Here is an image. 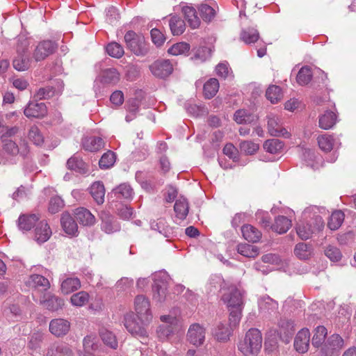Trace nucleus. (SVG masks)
<instances>
[{"label": "nucleus", "instance_id": "nucleus-1", "mask_svg": "<svg viewBox=\"0 0 356 356\" xmlns=\"http://www.w3.org/2000/svg\"><path fill=\"white\" fill-rule=\"evenodd\" d=\"M262 345V337L260 331L255 328L250 329L243 341L238 343L239 350L245 355H257Z\"/></svg>", "mask_w": 356, "mask_h": 356}, {"label": "nucleus", "instance_id": "nucleus-2", "mask_svg": "<svg viewBox=\"0 0 356 356\" xmlns=\"http://www.w3.org/2000/svg\"><path fill=\"white\" fill-rule=\"evenodd\" d=\"M124 325L127 331L133 336L145 339L148 337L145 325L149 323H143L141 318L134 313H128L124 316Z\"/></svg>", "mask_w": 356, "mask_h": 356}, {"label": "nucleus", "instance_id": "nucleus-3", "mask_svg": "<svg viewBox=\"0 0 356 356\" xmlns=\"http://www.w3.org/2000/svg\"><path fill=\"white\" fill-rule=\"evenodd\" d=\"M124 42L129 49L137 56H145L148 52L147 44L143 35L133 31H127L124 35Z\"/></svg>", "mask_w": 356, "mask_h": 356}, {"label": "nucleus", "instance_id": "nucleus-4", "mask_svg": "<svg viewBox=\"0 0 356 356\" xmlns=\"http://www.w3.org/2000/svg\"><path fill=\"white\" fill-rule=\"evenodd\" d=\"M343 347V339L338 334H333L321 346L318 356H339Z\"/></svg>", "mask_w": 356, "mask_h": 356}, {"label": "nucleus", "instance_id": "nucleus-5", "mask_svg": "<svg viewBox=\"0 0 356 356\" xmlns=\"http://www.w3.org/2000/svg\"><path fill=\"white\" fill-rule=\"evenodd\" d=\"M161 320L165 323L158 327L156 334L159 340L164 341H167L173 334L177 319L171 316H161Z\"/></svg>", "mask_w": 356, "mask_h": 356}, {"label": "nucleus", "instance_id": "nucleus-6", "mask_svg": "<svg viewBox=\"0 0 356 356\" xmlns=\"http://www.w3.org/2000/svg\"><path fill=\"white\" fill-rule=\"evenodd\" d=\"M3 150L12 156H16L19 154L25 156L29 152L28 143L24 139H20L19 145L15 141L8 139H1Z\"/></svg>", "mask_w": 356, "mask_h": 356}, {"label": "nucleus", "instance_id": "nucleus-7", "mask_svg": "<svg viewBox=\"0 0 356 356\" xmlns=\"http://www.w3.org/2000/svg\"><path fill=\"white\" fill-rule=\"evenodd\" d=\"M58 48V44L51 40H43L35 47L33 56L35 61L44 60L49 56L53 54Z\"/></svg>", "mask_w": 356, "mask_h": 356}, {"label": "nucleus", "instance_id": "nucleus-8", "mask_svg": "<svg viewBox=\"0 0 356 356\" xmlns=\"http://www.w3.org/2000/svg\"><path fill=\"white\" fill-rule=\"evenodd\" d=\"M135 309L138 317L145 323H149L152 316L149 308V302L143 296H138L135 298Z\"/></svg>", "mask_w": 356, "mask_h": 356}, {"label": "nucleus", "instance_id": "nucleus-9", "mask_svg": "<svg viewBox=\"0 0 356 356\" xmlns=\"http://www.w3.org/2000/svg\"><path fill=\"white\" fill-rule=\"evenodd\" d=\"M222 300L227 304L229 309L243 308L242 293L235 286L229 287L228 293L222 295Z\"/></svg>", "mask_w": 356, "mask_h": 356}, {"label": "nucleus", "instance_id": "nucleus-10", "mask_svg": "<svg viewBox=\"0 0 356 356\" xmlns=\"http://www.w3.org/2000/svg\"><path fill=\"white\" fill-rule=\"evenodd\" d=\"M206 329L199 323L190 325L187 332V340L195 346L203 344L205 340Z\"/></svg>", "mask_w": 356, "mask_h": 356}, {"label": "nucleus", "instance_id": "nucleus-11", "mask_svg": "<svg viewBox=\"0 0 356 356\" xmlns=\"http://www.w3.org/2000/svg\"><path fill=\"white\" fill-rule=\"evenodd\" d=\"M149 70L154 76L163 79L172 74L173 67L168 60H157L149 66Z\"/></svg>", "mask_w": 356, "mask_h": 356}, {"label": "nucleus", "instance_id": "nucleus-12", "mask_svg": "<svg viewBox=\"0 0 356 356\" xmlns=\"http://www.w3.org/2000/svg\"><path fill=\"white\" fill-rule=\"evenodd\" d=\"M71 324L67 320L61 318L52 319L49 325V332L56 337H62L67 334Z\"/></svg>", "mask_w": 356, "mask_h": 356}, {"label": "nucleus", "instance_id": "nucleus-13", "mask_svg": "<svg viewBox=\"0 0 356 356\" xmlns=\"http://www.w3.org/2000/svg\"><path fill=\"white\" fill-rule=\"evenodd\" d=\"M268 129L271 136L289 137V134L286 129L280 124V120L275 115H268Z\"/></svg>", "mask_w": 356, "mask_h": 356}, {"label": "nucleus", "instance_id": "nucleus-14", "mask_svg": "<svg viewBox=\"0 0 356 356\" xmlns=\"http://www.w3.org/2000/svg\"><path fill=\"white\" fill-rule=\"evenodd\" d=\"M310 340V332L307 328L300 330L294 340L296 350L301 353L308 350Z\"/></svg>", "mask_w": 356, "mask_h": 356}, {"label": "nucleus", "instance_id": "nucleus-15", "mask_svg": "<svg viewBox=\"0 0 356 356\" xmlns=\"http://www.w3.org/2000/svg\"><path fill=\"white\" fill-rule=\"evenodd\" d=\"M40 305L49 311L56 312L62 309L64 300L55 295L47 293L40 300Z\"/></svg>", "mask_w": 356, "mask_h": 356}, {"label": "nucleus", "instance_id": "nucleus-16", "mask_svg": "<svg viewBox=\"0 0 356 356\" xmlns=\"http://www.w3.org/2000/svg\"><path fill=\"white\" fill-rule=\"evenodd\" d=\"M24 113L27 118H42L47 113V107L44 103L31 102L25 108Z\"/></svg>", "mask_w": 356, "mask_h": 356}, {"label": "nucleus", "instance_id": "nucleus-17", "mask_svg": "<svg viewBox=\"0 0 356 356\" xmlns=\"http://www.w3.org/2000/svg\"><path fill=\"white\" fill-rule=\"evenodd\" d=\"M99 216L102 220L101 228L104 232L111 234L120 230L118 223L110 213L102 211Z\"/></svg>", "mask_w": 356, "mask_h": 356}, {"label": "nucleus", "instance_id": "nucleus-18", "mask_svg": "<svg viewBox=\"0 0 356 356\" xmlns=\"http://www.w3.org/2000/svg\"><path fill=\"white\" fill-rule=\"evenodd\" d=\"M82 147L88 152H97L104 148V141L98 136H88L82 139Z\"/></svg>", "mask_w": 356, "mask_h": 356}, {"label": "nucleus", "instance_id": "nucleus-19", "mask_svg": "<svg viewBox=\"0 0 356 356\" xmlns=\"http://www.w3.org/2000/svg\"><path fill=\"white\" fill-rule=\"evenodd\" d=\"M51 234V230L47 222L44 220H41L36 225L34 238L38 243H42L50 238Z\"/></svg>", "mask_w": 356, "mask_h": 356}, {"label": "nucleus", "instance_id": "nucleus-20", "mask_svg": "<svg viewBox=\"0 0 356 356\" xmlns=\"http://www.w3.org/2000/svg\"><path fill=\"white\" fill-rule=\"evenodd\" d=\"M39 220L38 214H22L17 220L18 228L23 232L30 231Z\"/></svg>", "mask_w": 356, "mask_h": 356}, {"label": "nucleus", "instance_id": "nucleus-21", "mask_svg": "<svg viewBox=\"0 0 356 356\" xmlns=\"http://www.w3.org/2000/svg\"><path fill=\"white\" fill-rule=\"evenodd\" d=\"M99 79L100 82L104 85L114 86L119 82L120 74L115 68H108L102 71Z\"/></svg>", "mask_w": 356, "mask_h": 356}, {"label": "nucleus", "instance_id": "nucleus-22", "mask_svg": "<svg viewBox=\"0 0 356 356\" xmlns=\"http://www.w3.org/2000/svg\"><path fill=\"white\" fill-rule=\"evenodd\" d=\"M74 216L76 220L83 226H92L95 222V216L86 208L79 207L76 209Z\"/></svg>", "mask_w": 356, "mask_h": 356}, {"label": "nucleus", "instance_id": "nucleus-23", "mask_svg": "<svg viewBox=\"0 0 356 356\" xmlns=\"http://www.w3.org/2000/svg\"><path fill=\"white\" fill-rule=\"evenodd\" d=\"M111 195L119 200H130L133 197L134 191L129 184L124 183L113 188Z\"/></svg>", "mask_w": 356, "mask_h": 356}, {"label": "nucleus", "instance_id": "nucleus-24", "mask_svg": "<svg viewBox=\"0 0 356 356\" xmlns=\"http://www.w3.org/2000/svg\"><path fill=\"white\" fill-rule=\"evenodd\" d=\"M60 223L64 232L68 235L76 236L78 232V226L76 221L68 213L62 214Z\"/></svg>", "mask_w": 356, "mask_h": 356}, {"label": "nucleus", "instance_id": "nucleus-25", "mask_svg": "<svg viewBox=\"0 0 356 356\" xmlns=\"http://www.w3.org/2000/svg\"><path fill=\"white\" fill-rule=\"evenodd\" d=\"M292 226L291 220L284 216H278L271 225V229L280 234L286 233Z\"/></svg>", "mask_w": 356, "mask_h": 356}, {"label": "nucleus", "instance_id": "nucleus-26", "mask_svg": "<svg viewBox=\"0 0 356 356\" xmlns=\"http://www.w3.org/2000/svg\"><path fill=\"white\" fill-rule=\"evenodd\" d=\"M243 236L251 243L259 242L261 238V232L251 225H245L241 227Z\"/></svg>", "mask_w": 356, "mask_h": 356}, {"label": "nucleus", "instance_id": "nucleus-27", "mask_svg": "<svg viewBox=\"0 0 356 356\" xmlns=\"http://www.w3.org/2000/svg\"><path fill=\"white\" fill-rule=\"evenodd\" d=\"M234 120L239 124H252L257 120V117L247 110L238 109L234 114Z\"/></svg>", "mask_w": 356, "mask_h": 356}, {"label": "nucleus", "instance_id": "nucleus-28", "mask_svg": "<svg viewBox=\"0 0 356 356\" xmlns=\"http://www.w3.org/2000/svg\"><path fill=\"white\" fill-rule=\"evenodd\" d=\"M68 169L72 170L80 174L84 175L88 172L87 164L79 157L73 156L67 161Z\"/></svg>", "mask_w": 356, "mask_h": 356}, {"label": "nucleus", "instance_id": "nucleus-29", "mask_svg": "<svg viewBox=\"0 0 356 356\" xmlns=\"http://www.w3.org/2000/svg\"><path fill=\"white\" fill-rule=\"evenodd\" d=\"M185 19L192 29H197L200 24V19L197 17L196 10L191 6H184L182 8Z\"/></svg>", "mask_w": 356, "mask_h": 356}, {"label": "nucleus", "instance_id": "nucleus-30", "mask_svg": "<svg viewBox=\"0 0 356 356\" xmlns=\"http://www.w3.org/2000/svg\"><path fill=\"white\" fill-rule=\"evenodd\" d=\"M47 356H73V353L66 344H53L49 348Z\"/></svg>", "mask_w": 356, "mask_h": 356}, {"label": "nucleus", "instance_id": "nucleus-31", "mask_svg": "<svg viewBox=\"0 0 356 356\" xmlns=\"http://www.w3.org/2000/svg\"><path fill=\"white\" fill-rule=\"evenodd\" d=\"M259 38V33L257 29L248 27L241 30L240 39L247 44L256 42Z\"/></svg>", "mask_w": 356, "mask_h": 356}, {"label": "nucleus", "instance_id": "nucleus-32", "mask_svg": "<svg viewBox=\"0 0 356 356\" xmlns=\"http://www.w3.org/2000/svg\"><path fill=\"white\" fill-rule=\"evenodd\" d=\"M337 122V115L330 111H327L319 117V127L325 130L330 129L334 127Z\"/></svg>", "mask_w": 356, "mask_h": 356}, {"label": "nucleus", "instance_id": "nucleus-33", "mask_svg": "<svg viewBox=\"0 0 356 356\" xmlns=\"http://www.w3.org/2000/svg\"><path fill=\"white\" fill-rule=\"evenodd\" d=\"M29 283L33 287L40 291H47L50 287V283L46 277L42 275L34 274L30 276Z\"/></svg>", "mask_w": 356, "mask_h": 356}, {"label": "nucleus", "instance_id": "nucleus-34", "mask_svg": "<svg viewBox=\"0 0 356 356\" xmlns=\"http://www.w3.org/2000/svg\"><path fill=\"white\" fill-rule=\"evenodd\" d=\"M188 202L186 198L181 197L176 200L174 210L178 218L185 219L188 213Z\"/></svg>", "mask_w": 356, "mask_h": 356}, {"label": "nucleus", "instance_id": "nucleus-35", "mask_svg": "<svg viewBox=\"0 0 356 356\" xmlns=\"http://www.w3.org/2000/svg\"><path fill=\"white\" fill-rule=\"evenodd\" d=\"M90 194L98 204H103L105 195L104 184L100 181L93 183L90 187Z\"/></svg>", "mask_w": 356, "mask_h": 356}, {"label": "nucleus", "instance_id": "nucleus-36", "mask_svg": "<svg viewBox=\"0 0 356 356\" xmlns=\"http://www.w3.org/2000/svg\"><path fill=\"white\" fill-rule=\"evenodd\" d=\"M219 89V82L215 78L209 79L204 85L203 94L206 99L213 98Z\"/></svg>", "mask_w": 356, "mask_h": 356}, {"label": "nucleus", "instance_id": "nucleus-37", "mask_svg": "<svg viewBox=\"0 0 356 356\" xmlns=\"http://www.w3.org/2000/svg\"><path fill=\"white\" fill-rule=\"evenodd\" d=\"M279 327L281 334H284L286 337H291L296 331V323L292 319L281 318L279 322Z\"/></svg>", "mask_w": 356, "mask_h": 356}, {"label": "nucleus", "instance_id": "nucleus-38", "mask_svg": "<svg viewBox=\"0 0 356 356\" xmlns=\"http://www.w3.org/2000/svg\"><path fill=\"white\" fill-rule=\"evenodd\" d=\"M81 286L80 280L76 277H68L61 284V291L64 294H69L79 289Z\"/></svg>", "mask_w": 356, "mask_h": 356}, {"label": "nucleus", "instance_id": "nucleus-39", "mask_svg": "<svg viewBox=\"0 0 356 356\" xmlns=\"http://www.w3.org/2000/svg\"><path fill=\"white\" fill-rule=\"evenodd\" d=\"M169 26L173 35H180L186 29L184 21L177 16H172L170 18Z\"/></svg>", "mask_w": 356, "mask_h": 356}, {"label": "nucleus", "instance_id": "nucleus-40", "mask_svg": "<svg viewBox=\"0 0 356 356\" xmlns=\"http://www.w3.org/2000/svg\"><path fill=\"white\" fill-rule=\"evenodd\" d=\"M327 331L323 325L317 326L314 330V334L312 339V344L316 348L321 347L325 341Z\"/></svg>", "mask_w": 356, "mask_h": 356}, {"label": "nucleus", "instance_id": "nucleus-41", "mask_svg": "<svg viewBox=\"0 0 356 356\" xmlns=\"http://www.w3.org/2000/svg\"><path fill=\"white\" fill-rule=\"evenodd\" d=\"M344 217V213L341 211L337 210L334 211L327 222L329 229L332 231L338 229L341 226Z\"/></svg>", "mask_w": 356, "mask_h": 356}, {"label": "nucleus", "instance_id": "nucleus-42", "mask_svg": "<svg viewBox=\"0 0 356 356\" xmlns=\"http://www.w3.org/2000/svg\"><path fill=\"white\" fill-rule=\"evenodd\" d=\"M153 298L159 303L165 301L166 298V285L163 282H155L152 286Z\"/></svg>", "mask_w": 356, "mask_h": 356}, {"label": "nucleus", "instance_id": "nucleus-43", "mask_svg": "<svg viewBox=\"0 0 356 356\" xmlns=\"http://www.w3.org/2000/svg\"><path fill=\"white\" fill-rule=\"evenodd\" d=\"M99 335L102 340L106 346L113 349H116L118 348V343L116 339V337L112 332L103 328L100 330Z\"/></svg>", "mask_w": 356, "mask_h": 356}, {"label": "nucleus", "instance_id": "nucleus-44", "mask_svg": "<svg viewBox=\"0 0 356 356\" xmlns=\"http://www.w3.org/2000/svg\"><path fill=\"white\" fill-rule=\"evenodd\" d=\"M266 97L272 104H276L283 97L282 89L277 86H270L266 90Z\"/></svg>", "mask_w": 356, "mask_h": 356}, {"label": "nucleus", "instance_id": "nucleus-45", "mask_svg": "<svg viewBox=\"0 0 356 356\" xmlns=\"http://www.w3.org/2000/svg\"><path fill=\"white\" fill-rule=\"evenodd\" d=\"M238 252L248 258H254L259 254V248L257 246L247 243H241L237 246Z\"/></svg>", "mask_w": 356, "mask_h": 356}, {"label": "nucleus", "instance_id": "nucleus-46", "mask_svg": "<svg viewBox=\"0 0 356 356\" xmlns=\"http://www.w3.org/2000/svg\"><path fill=\"white\" fill-rule=\"evenodd\" d=\"M313 76L311 68L308 66H304L300 68L296 76V81L300 86L307 85Z\"/></svg>", "mask_w": 356, "mask_h": 356}, {"label": "nucleus", "instance_id": "nucleus-47", "mask_svg": "<svg viewBox=\"0 0 356 356\" xmlns=\"http://www.w3.org/2000/svg\"><path fill=\"white\" fill-rule=\"evenodd\" d=\"M294 254L300 259H307L312 254L311 246L305 243H299L295 246Z\"/></svg>", "mask_w": 356, "mask_h": 356}, {"label": "nucleus", "instance_id": "nucleus-48", "mask_svg": "<svg viewBox=\"0 0 356 356\" xmlns=\"http://www.w3.org/2000/svg\"><path fill=\"white\" fill-rule=\"evenodd\" d=\"M284 147V143L279 139H270L264 143V149L270 154H277Z\"/></svg>", "mask_w": 356, "mask_h": 356}, {"label": "nucleus", "instance_id": "nucleus-49", "mask_svg": "<svg viewBox=\"0 0 356 356\" xmlns=\"http://www.w3.org/2000/svg\"><path fill=\"white\" fill-rule=\"evenodd\" d=\"M296 232L302 240L309 238L314 233L312 225L308 222L299 224L296 227Z\"/></svg>", "mask_w": 356, "mask_h": 356}, {"label": "nucleus", "instance_id": "nucleus-50", "mask_svg": "<svg viewBox=\"0 0 356 356\" xmlns=\"http://www.w3.org/2000/svg\"><path fill=\"white\" fill-rule=\"evenodd\" d=\"M13 67L17 71H25L29 68V56L19 54L13 61Z\"/></svg>", "mask_w": 356, "mask_h": 356}, {"label": "nucleus", "instance_id": "nucleus-51", "mask_svg": "<svg viewBox=\"0 0 356 356\" xmlns=\"http://www.w3.org/2000/svg\"><path fill=\"white\" fill-rule=\"evenodd\" d=\"M116 156L113 152L108 150L105 152L99 161V165L101 169H108L112 167L115 162Z\"/></svg>", "mask_w": 356, "mask_h": 356}, {"label": "nucleus", "instance_id": "nucleus-52", "mask_svg": "<svg viewBox=\"0 0 356 356\" xmlns=\"http://www.w3.org/2000/svg\"><path fill=\"white\" fill-rule=\"evenodd\" d=\"M317 141L320 149L325 152H329L333 148V139L330 135L319 136L317 138Z\"/></svg>", "mask_w": 356, "mask_h": 356}, {"label": "nucleus", "instance_id": "nucleus-53", "mask_svg": "<svg viewBox=\"0 0 356 356\" xmlns=\"http://www.w3.org/2000/svg\"><path fill=\"white\" fill-rule=\"evenodd\" d=\"M83 346L86 353L95 350L98 348V339L94 334H89L84 337Z\"/></svg>", "mask_w": 356, "mask_h": 356}, {"label": "nucleus", "instance_id": "nucleus-54", "mask_svg": "<svg viewBox=\"0 0 356 356\" xmlns=\"http://www.w3.org/2000/svg\"><path fill=\"white\" fill-rule=\"evenodd\" d=\"M107 53L112 57L120 58L124 54V49L121 44L113 42L109 43L106 47Z\"/></svg>", "mask_w": 356, "mask_h": 356}, {"label": "nucleus", "instance_id": "nucleus-55", "mask_svg": "<svg viewBox=\"0 0 356 356\" xmlns=\"http://www.w3.org/2000/svg\"><path fill=\"white\" fill-rule=\"evenodd\" d=\"M73 305L81 307L86 305L89 300V295L86 291H80L73 294L70 298Z\"/></svg>", "mask_w": 356, "mask_h": 356}, {"label": "nucleus", "instance_id": "nucleus-56", "mask_svg": "<svg viewBox=\"0 0 356 356\" xmlns=\"http://www.w3.org/2000/svg\"><path fill=\"white\" fill-rule=\"evenodd\" d=\"M190 50V45L186 42H178L168 49V52L174 56L185 54Z\"/></svg>", "mask_w": 356, "mask_h": 356}, {"label": "nucleus", "instance_id": "nucleus-57", "mask_svg": "<svg viewBox=\"0 0 356 356\" xmlns=\"http://www.w3.org/2000/svg\"><path fill=\"white\" fill-rule=\"evenodd\" d=\"M258 223L264 228L271 229V218L268 213L264 211H258L255 214Z\"/></svg>", "mask_w": 356, "mask_h": 356}, {"label": "nucleus", "instance_id": "nucleus-58", "mask_svg": "<svg viewBox=\"0 0 356 356\" xmlns=\"http://www.w3.org/2000/svg\"><path fill=\"white\" fill-rule=\"evenodd\" d=\"M259 145L250 140H243L239 143V148L241 152L246 154H253L259 149Z\"/></svg>", "mask_w": 356, "mask_h": 356}, {"label": "nucleus", "instance_id": "nucleus-59", "mask_svg": "<svg viewBox=\"0 0 356 356\" xmlns=\"http://www.w3.org/2000/svg\"><path fill=\"white\" fill-rule=\"evenodd\" d=\"M28 137L36 145H41L44 142V138L36 126L31 127Z\"/></svg>", "mask_w": 356, "mask_h": 356}, {"label": "nucleus", "instance_id": "nucleus-60", "mask_svg": "<svg viewBox=\"0 0 356 356\" xmlns=\"http://www.w3.org/2000/svg\"><path fill=\"white\" fill-rule=\"evenodd\" d=\"M199 11L202 19L205 22H211L215 15V10L207 4H202L199 8Z\"/></svg>", "mask_w": 356, "mask_h": 356}, {"label": "nucleus", "instance_id": "nucleus-61", "mask_svg": "<svg viewBox=\"0 0 356 356\" xmlns=\"http://www.w3.org/2000/svg\"><path fill=\"white\" fill-rule=\"evenodd\" d=\"M231 327H227L224 324L220 323L216 331V336L218 340L222 341L228 340L231 334Z\"/></svg>", "mask_w": 356, "mask_h": 356}, {"label": "nucleus", "instance_id": "nucleus-62", "mask_svg": "<svg viewBox=\"0 0 356 356\" xmlns=\"http://www.w3.org/2000/svg\"><path fill=\"white\" fill-rule=\"evenodd\" d=\"M153 43L156 47H161L165 41V37L163 33L158 29H152L150 32Z\"/></svg>", "mask_w": 356, "mask_h": 356}, {"label": "nucleus", "instance_id": "nucleus-63", "mask_svg": "<svg viewBox=\"0 0 356 356\" xmlns=\"http://www.w3.org/2000/svg\"><path fill=\"white\" fill-rule=\"evenodd\" d=\"M64 206L63 200L58 196L51 198L49 204V211L51 213L58 212Z\"/></svg>", "mask_w": 356, "mask_h": 356}, {"label": "nucleus", "instance_id": "nucleus-64", "mask_svg": "<svg viewBox=\"0 0 356 356\" xmlns=\"http://www.w3.org/2000/svg\"><path fill=\"white\" fill-rule=\"evenodd\" d=\"M55 94V88L52 86H47L44 88H40L36 94L35 97L39 99H45L52 97Z\"/></svg>", "mask_w": 356, "mask_h": 356}]
</instances>
